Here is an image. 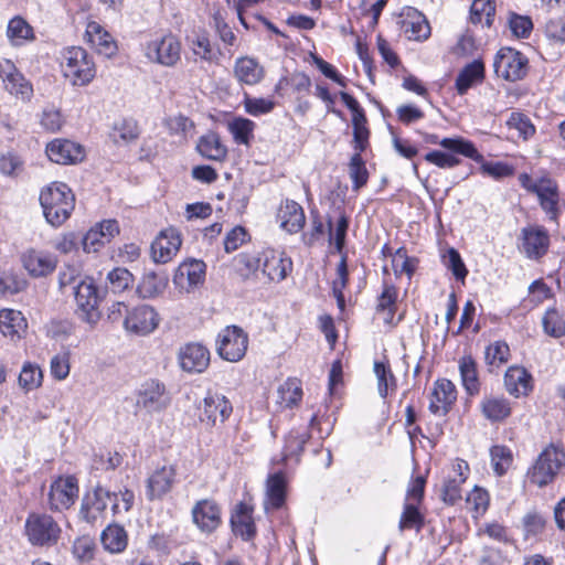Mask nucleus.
<instances>
[{"label":"nucleus","instance_id":"26","mask_svg":"<svg viewBox=\"0 0 565 565\" xmlns=\"http://www.w3.org/2000/svg\"><path fill=\"white\" fill-rule=\"evenodd\" d=\"M175 470L173 467L163 466L157 469L147 480V497L149 500L161 499L173 486Z\"/></svg>","mask_w":565,"mask_h":565},{"label":"nucleus","instance_id":"25","mask_svg":"<svg viewBox=\"0 0 565 565\" xmlns=\"http://www.w3.org/2000/svg\"><path fill=\"white\" fill-rule=\"evenodd\" d=\"M23 267L33 277H43L54 271L55 256L41 250L30 249L22 255Z\"/></svg>","mask_w":565,"mask_h":565},{"label":"nucleus","instance_id":"21","mask_svg":"<svg viewBox=\"0 0 565 565\" xmlns=\"http://www.w3.org/2000/svg\"><path fill=\"white\" fill-rule=\"evenodd\" d=\"M85 36L89 45L100 55L111 57L117 53V43L113 35L98 22L89 21Z\"/></svg>","mask_w":565,"mask_h":565},{"label":"nucleus","instance_id":"61","mask_svg":"<svg viewBox=\"0 0 565 565\" xmlns=\"http://www.w3.org/2000/svg\"><path fill=\"white\" fill-rule=\"evenodd\" d=\"M397 299V289L393 285H384L383 291L379 297L377 310L388 311L390 318H393L395 312V303Z\"/></svg>","mask_w":565,"mask_h":565},{"label":"nucleus","instance_id":"57","mask_svg":"<svg viewBox=\"0 0 565 565\" xmlns=\"http://www.w3.org/2000/svg\"><path fill=\"white\" fill-rule=\"evenodd\" d=\"M423 516L414 503H406L399 520V531L415 527L417 531L423 526Z\"/></svg>","mask_w":565,"mask_h":565},{"label":"nucleus","instance_id":"22","mask_svg":"<svg viewBox=\"0 0 565 565\" xmlns=\"http://www.w3.org/2000/svg\"><path fill=\"white\" fill-rule=\"evenodd\" d=\"M262 260V271L271 281L284 280L292 268L291 259L275 249H263Z\"/></svg>","mask_w":565,"mask_h":565},{"label":"nucleus","instance_id":"23","mask_svg":"<svg viewBox=\"0 0 565 565\" xmlns=\"http://www.w3.org/2000/svg\"><path fill=\"white\" fill-rule=\"evenodd\" d=\"M205 268L206 266L202 260H185L177 268L173 281L178 287L190 291L204 281Z\"/></svg>","mask_w":565,"mask_h":565},{"label":"nucleus","instance_id":"63","mask_svg":"<svg viewBox=\"0 0 565 565\" xmlns=\"http://www.w3.org/2000/svg\"><path fill=\"white\" fill-rule=\"evenodd\" d=\"M509 25L516 38H527L533 29L532 20L529 17L515 13L511 14Z\"/></svg>","mask_w":565,"mask_h":565},{"label":"nucleus","instance_id":"11","mask_svg":"<svg viewBox=\"0 0 565 565\" xmlns=\"http://www.w3.org/2000/svg\"><path fill=\"white\" fill-rule=\"evenodd\" d=\"M182 244L180 233L169 227L162 230L151 244L152 259L159 264H166L178 253Z\"/></svg>","mask_w":565,"mask_h":565},{"label":"nucleus","instance_id":"9","mask_svg":"<svg viewBox=\"0 0 565 565\" xmlns=\"http://www.w3.org/2000/svg\"><path fill=\"white\" fill-rule=\"evenodd\" d=\"M78 497L77 480L73 476L60 477L51 484L49 492L50 508L55 511H63L75 503Z\"/></svg>","mask_w":565,"mask_h":565},{"label":"nucleus","instance_id":"15","mask_svg":"<svg viewBox=\"0 0 565 565\" xmlns=\"http://www.w3.org/2000/svg\"><path fill=\"white\" fill-rule=\"evenodd\" d=\"M401 18V31L408 40L425 41L430 36V25L418 10L407 8L402 12Z\"/></svg>","mask_w":565,"mask_h":565},{"label":"nucleus","instance_id":"40","mask_svg":"<svg viewBox=\"0 0 565 565\" xmlns=\"http://www.w3.org/2000/svg\"><path fill=\"white\" fill-rule=\"evenodd\" d=\"M302 398V388L300 382L296 379H288L278 386L277 404L281 408H291Z\"/></svg>","mask_w":565,"mask_h":565},{"label":"nucleus","instance_id":"31","mask_svg":"<svg viewBox=\"0 0 565 565\" xmlns=\"http://www.w3.org/2000/svg\"><path fill=\"white\" fill-rule=\"evenodd\" d=\"M253 509L244 502H239L231 516V524L235 534L244 540H249L255 534Z\"/></svg>","mask_w":565,"mask_h":565},{"label":"nucleus","instance_id":"13","mask_svg":"<svg viewBox=\"0 0 565 565\" xmlns=\"http://www.w3.org/2000/svg\"><path fill=\"white\" fill-rule=\"evenodd\" d=\"M124 326L131 333L145 335L157 328L158 315L152 307L142 305L128 312Z\"/></svg>","mask_w":565,"mask_h":565},{"label":"nucleus","instance_id":"17","mask_svg":"<svg viewBox=\"0 0 565 565\" xmlns=\"http://www.w3.org/2000/svg\"><path fill=\"white\" fill-rule=\"evenodd\" d=\"M0 78L10 94L21 96L22 98L31 96L33 90L31 84L12 61L8 58L0 60Z\"/></svg>","mask_w":565,"mask_h":565},{"label":"nucleus","instance_id":"55","mask_svg":"<svg viewBox=\"0 0 565 565\" xmlns=\"http://www.w3.org/2000/svg\"><path fill=\"white\" fill-rule=\"evenodd\" d=\"M244 107L247 114L257 117L270 113L275 107V102L270 98H256L245 94Z\"/></svg>","mask_w":565,"mask_h":565},{"label":"nucleus","instance_id":"41","mask_svg":"<svg viewBox=\"0 0 565 565\" xmlns=\"http://www.w3.org/2000/svg\"><path fill=\"white\" fill-rule=\"evenodd\" d=\"M459 371L466 392L470 396L478 395L480 392V382L475 360L471 356L461 358L459 361Z\"/></svg>","mask_w":565,"mask_h":565},{"label":"nucleus","instance_id":"53","mask_svg":"<svg viewBox=\"0 0 565 565\" xmlns=\"http://www.w3.org/2000/svg\"><path fill=\"white\" fill-rule=\"evenodd\" d=\"M18 381L23 390H34L41 385L42 372L40 367L28 363L22 367Z\"/></svg>","mask_w":565,"mask_h":565},{"label":"nucleus","instance_id":"18","mask_svg":"<svg viewBox=\"0 0 565 565\" xmlns=\"http://www.w3.org/2000/svg\"><path fill=\"white\" fill-rule=\"evenodd\" d=\"M191 512L193 523L202 532L211 533L221 524V508L214 500L198 501Z\"/></svg>","mask_w":565,"mask_h":565},{"label":"nucleus","instance_id":"27","mask_svg":"<svg viewBox=\"0 0 565 565\" xmlns=\"http://www.w3.org/2000/svg\"><path fill=\"white\" fill-rule=\"evenodd\" d=\"M280 226L288 233H298L306 223L303 209L292 200H286L278 210Z\"/></svg>","mask_w":565,"mask_h":565},{"label":"nucleus","instance_id":"58","mask_svg":"<svg viewBox=\"0 0 565 565\" xmlns=\"http://www.w3.org/2000/svg\"><path fill=\"white\" fill-rule=\"evenodd\" d=\"M40 122L45 130L56 132L62 128L64 118L58 109L47 107L43 109Z\"/></svg>","mask_w":565,"mask_h":565},{"label":"nucleus","instance_id":"59","mask_svg":"<svg viewBox=\"0 0 565 565\" xmlns=\"http://www.w3.org/2000/svg\"><path fill=\"white\" fill-rule=\"evenodd\" d=\"M508 125L510 128L516 129L519 131V136L523 139H527L535 132V128L531 120L521 113H512L508 120Z\"/></svg>","mask_w":565,"mask_h":565},{"label":"nucleus","instance_id":"64","mask_svg":"<svg viewBox=\"0 0 565 565\" xmlns=\"http://www.w3.org/2000/svg\"><path fill=\"white\" fill-rule=\"evenodd\" d=\"M95 543L88 536H82L75 540L73 544V554L79 561H89L94 557Z\"/></svg>","mask_w":565,"mask_h":565},{"label":"nucleus","instance_id":"4","mask_svg":"<svg viewBox=\"0 0 565 565\" xmlns=\"http://www.w3.org/2000/svg\"><path fill=\"white\" fill-rule=\"evenodd\" d=\"M565 463V452L558 447L551 445L539 456L532 469L529 471L531 482L539 487L550 483Z\"/></svg>","mask_w":565,"mask_h":565},{"label":"nucleus","instance_id":"56","mask_svg":"<svg viewBox=\"0 0 565 565\" xmlns=\"http://www.w3.org/2000/svg\"><path fill=\"white\" fill-rule=\"evenodd\" d=\"M164 125L171 135L183 137H186L194 129V122L181 114L167 118Z\"/></svg>","mask_w":565,"mask_h":565},{"label":"nucleus","instance_id":"16","mask_svg":"<svg viewBox=\"0 0 565 565\" xmlns=\"http://www.w3.org/2000/svg\"><path fill=\"white\" fill-rule=\"evenodd\" d=\"M180 367L188 373H202L209 366L210 352L200 343H188L180 348Z\"/></svg>","mask_w":565,"mask_h":565},{"label":"nucleus","instance_id":"28","mask_svg":"<svg viewBox=\"0 0 565 565\" xmlns=\"http://www.w3.org/2000/svg\"><path fill=\"white\" fill-rule=\"evenodd\" d=\"M532 191L539 196L540 204L548 218L556 221L559 212L556 184L551 180H541L533 185Z\"/></svg>","mask_w":565,"mask_h":565},{"label":"nucleus","instance_id":"42","mask_svg":"<svg viewBox=\"0 0 565 565\" xmlns=\"http://www.w3.org/2000/svg\"><path fill=\"white\" fill-rule=\"evenodd\" d=\"M483 416L491 422H500L511 414L510 403L505 398L486 397L481 403Z\"/></svg>","mask_w":565,"mask_h":565},{"label":"nucleus","instance_id":"20","mask_svg":"<svg viewBox=\"0 0 565 565\" xmlns=\"http://www.w3.org/2000/svg\"><path fill=\"white\" fill-rule=\"evenodd\" d=\"M110 498V492L99 486L87 492L82 500L81 516L88 523L96 522L107 509Z\"/></svg>","mask_w":565,"mask_h":565},{"label":"nucleus","instance_id":"46","mask_svg":"<svg viewBox=\"0 0 565 565\" xmlns=\"http://www.w3.org/2000/svg\"><path fill=\"white\" fill-rule=\"evenodd\" d=\"M463 478H452L451 476H448L440 489V498L441 500L448 504L454 505L458 501L461 500V486L463 483Z\"/></svg>","mask_w":565,"mask_h":565},{"label":"nucleus","instance_id":"49","mask_svg":"<svg viewBox=\"0 0 565 565\" xmlns=\"http://www.w3.org/2000/svg\"><path fill=\"white\" fill-rule=\"evenodd\" d=\"M510 356L509 345L503 341H495L487 347L484 359L490 366H500L507 363Z\"/></svg>","mask_w":565,"mask_h":565},{"label":"nucleus","instance_id":"1","mask_svg":"<svg viewBox=\"0 0 565 565\" xmlns=\"http://www.w3.org/2000/svg\"><path fill=\"white\" fill-rule=\"evenodd\" d=\"M40 204L46 222L57 227L70 218L75 207V196L65 183L52 182L42 189Z\"/></svg>","mask_w":565,"mask_h":565},{"label":"nucleus","instance_id":"34","mask_svg":"<svg viewBox=\"0 0 565 565\" xmlns=\"http://www.w3.org/2000/svg\"><path fill=\"white\" fill-rule=\"evenodd\" d=\"M196 150L207 160L223 161L227 156V148L222 143L220 136L214 131L200 137Z\"/></svg>","mask_w":565,"mask_h":565},{"label":"nucleus","instance_id":"38","mask_svg":"<svg viewBox=\"0 0 565 565\" xmlns=\"http://www.w3.org/2000/svg\"><path fill=\"white\" fill-rule=\"evenodd\" d=\"M104 548L113 554L121 553L128 544V535L124 526L119 524L108 525L100 535Z\"/></svg>","mask_w":565,"mask_h":565},{"label":"nucleus","instance_id":"45","mask_svg":"<svg viewBox=\"0 0 565 565\" xmlns=\"http://www.w3.org/2000/svg\"><path fill=\"white\" fill-rule=\"evenodd\" d=\"M255 124L243 117L233 119L228 124V130L233 135L234 140L241 145H248Z\"/></svg>","mask_w":565,"mask_h":565},{"label":"nucleus","instance_id":"30","mask_svg":"<svg viewBox=\"0 0 565 565\" xmlns=\"http://www.w3.org/2000/svg\"><path fill=\"white\" fill-rule=\"evenodd\" d=\"M287 481L282 472L268 476L266 481V499L264 507L266 511L277 510L285 504Z\"/></svg>","mask_w":565,"mask_h":565},{"label":"nucleus","instance_id":"7","mask_svg":"<svg viewBox=\"0 0 565 565\" xmlns=\"http://www.w3.org/2000/svg\"><path fill=\"white\" fill-rule=\"evenodd\" d=\"M248 335L236 326L226 327L217 339L218 355L230 362L241 361L247 351Z\"/></svg>","mask_w":565,"mask_h":565},{"label":"nucleus","instance_id":"37","mask_svg":"<svg viewBox=\"0 0 565 565\" xmlns=\"http://www.w3.org/2000/svg\"><path fill=\"white\" fill-rule=\"evenodd\" d=\"M234 74L238 82L255 85L260 82L264 76L263 67L250 57H241L236 60Z\"/></svg>","mask_w":565,"mask_h":565},{"label":"nucleus","instance_id":"3","mask_svg":"<svg viewBox=\"0 0 565 565\" xmlns=\"http://www.w3.org/2000/svg\"><path fill=\"white\" fill-rule=\"evenodd\" d=\"M63 74L73 85L84 86L93 81L96 74L95 64L87 52L79 46H72L63 52L61 63Z\"/></svg>","mask_w":565,"mask_h":565},{"label":"nucleus","instance_id":"6","mask_svg":"<svg viewBox=\"0 0 565 565\" xmlns=\"http://www.w3.org/2000/svg\"><path fill=\"white\" fill-rule=\"evenodd\" d=\"M146 57L163 66H174L181 57V43L172 34L156 38L145 46Z\"/></svg>","mask_w":565,"mask_h":565},{"label":"nucleus","instance_id":"8","mask_svg":"<svg viewBox=\"0 0 565 565\" xmlns=\"http://www.w3.org/2000/svg\"><path fill=\"white\" fill-rule=\"evenodd\" d=\"M493 67L498 76L510 82H515L526 75L527 58L514 49L503 47L498 52Z\"/></svg>","mask_w":565,"mask_h":565},{"label":"nucleus","instance_id":"44","mask_svg":"<svg viewBox=\"0 0 565 565\" xmlns=\"http://www.w3.org/2000/svg\"><path fill=\"white\" fill-rule=\"evenodd\" d=\"M494 6L491 0H473L470 8V20L472 23H483L490 26L494 15Z\"/></svg>","mask_w":565,"mask_h":565},{"label":"nucleus","instance_id":"62","mask_svg":"<svg viewBox=\"0 0 565 565\" xmlns=\"http://www.w3.org/2000/svg\"><path fill=\"white\" fill-rule=\"evenodd\" d=\"M479 162L481 163V173L493 179H502L513 173L512 167L503 162H490L483 159Z\"/></svg>","mask_w":565,"mask_h":565},{"label":"nucleus","instance_id":"14","mask_svg":"<svg viewBox=\"0 0 565 565\" xmlns=\"http://www.w3.org/2000/svg\"><path fill=\"white\" fill-rule=\"evenodd\" d=\"M49 159L58 164H74L81 162L84 157V148L67 139H54L46 146Z\"/></svg>","mask_w":565,"mask_h":565},{"label":"nucleus","instance_id":"52","mask_svg":"<svg viewBox=\"0 0 565 565\" xmlns=\"http://www.w3.org/2000/svg\"><path fill=\"white\" fill-rule=\"evenodd\" d=\"M374 373L377 379L379 394L382 397H385L388 393V390L391 387L395 386V377H394L390 366L383 362L376 361L374 363Z\"/></svg>","mask_w":565,"mask_h":565},{"label":"nucleus","instance_id":"48","mask_svg":"<svg viewBox=\"0 0 565 565\" xmlns=\"http://www.w3.org/2000/svg\"><path fill=\"white\" fill-rule=\"evenodd\" d=\"M108 288L119 294L132 285V275L126 268L117 267L110 270L107 275Z\"/></svg>","mask_w":565,"mask_h":565},{"label":"nucleus","instance_id":"36","mask_svg":"<svg viewBox=\"0 0 565 565\" xmlns=\"http://www.w3.org/2000/svg\"><path fill=\"white\" fill-rule=\"evenodd\" d=\"M484 77V65L481 61H472L466 65L456 78V88L463 95L473 85L480 83Z\"/></svg>","mask_w":565,"mask_h":565},{"label":"nucleus","instance_id":"2","mask_svg":"<svg viewBox=\"0 0 565 565\" xmlns=\"http://www.w3.org/2000/svg\"><path fill=\"white\" fill-rule=\"evenodd\" d=\"M24 533L33 546L52 547L61 539L62 527L46 513H30L25 520Z\"/></svg>","mask_w":565,"mask_h":565},{"label":"nucleus","instance_id":"29","mask_svg":"<svg viewBox=\"0 0 565 565\" xmlns=\"http://www.w3.org/2000/svg\"><path fill=\"white\" fill-rule=\"evenodd\" d=\"M28 322L21 311L13 309L0 310V331L11 340H18L26 332Z\"/></svg>","mask_w":565,"mask_h":565},{"label":"nucleus","instance_id":"10","mask_svg":"<svg viewBox=\"0 0 565 565\" xmlns=\"http://www.w3.org/2000/svg\"><path fill=\"white\" fill-rule=\"evenodd\" d=\"M170 403L163 384L156 380L146 381L139 388L137 395V406L146 409L148 413L163 411Z\"/></svg>","mask_w":565,"mask_h":565},{"label":"nucleus","instance_id":"12","mask_svg":"<svg viewBox=\"0 0 565 565\" xmlns=\"http://www.w3.org/2000/svg\"><path fill=\"white\" fill-rule=\"evenodd\" d=\"M232 411V404L224 395L207 394L203 399L200 419L206 425L215 426L217 423H224Z\"/></svg>","mask_w":565,"mask_h":565},{"label":"nucleus","instance_id":"35","mask_svg":"<svg viewBox=\"0 0 565 565\" xmlns=\"http://www.w3.org/2000/svg\"><path fill=\"white\" fill-rule=\"evenodd\" d=\"M428 141L431 143H437L451 152L462 154L475 161H482V154L479 153L475 145L471 141L466 140L461 137L444 138L441 140H438V137L436 135H431Z\"/></svg>","mask_w":565,"mask_h":565},{"label":"nucleus","instance_id":"39","mask_svg":"<svg viewBox=\"0 0 565 565\" xmlns=\"http://www.w3.org/2000/svg\"><path fill=\"white\" fill-rule=\"evenodd\" d=\"M167 285L168 276L164 273L147 271L143 274L137 287V291L139 296L145 299L154 298L163 292Z\"/></svg>","mask_w":565,"mask_h":565},{"label":"nucleus","instance_id":"43","mask_svg":"<svg viewBox=\"0 0 565 565\" xmlns=\"http://www.w3.org/2000/svg\"><path fill=\"white\" fill-rule=\"evenodd\" d=\"M7 35L13 45H21L33 38V30L24 19L15 17L9 21Z\"/></svg>","mask_w":565,"mask_h":565},{"label":"nucleus","instance_id":"5","mask_svg":"<svg viewBox=\"0 0 565 565\" xmlns=\"http://www.w3.org/2000/svg\"><path fill=\"white\" fill-rule=\"evenodd\" d=\"M73 289L78 317L93 328L100 319L99 295L96 286L93 280H79Z\"/></svg>","mask_w":565,"mask_h":565},{"label":"nucleus","instance_id":"51","mask_svg":"<svg viewBox=\"0 0 565 565\" xmlns=\"http://www.w3.org/2000/svg\"><path fill=\"white\" fill-rule=\"evenodd\" d=\"M263 250L253 253H241L237 258L238 270L244 276H248L262 269Z\"/></svg>","mask_w":565,"mask_h":565},{"label":"nucleus","instance_id":"54","mask_svg":"<svg viewBox=\"0 0 565 565\" xmlns=\"http://www.w3.org/2000/svg\"><path fill=\"white\" fill-rule=\"evenodd\" d=\"M542 322L547 334L554 338L565 335V321L555 309L547 310Z\"/></svg>","mask_w":565,"mask_h":565},{"label":"nucleus","instance_id":"32","mask_svg":"<svg viewBox=\"0 0 565 565\" xmlns=\"http://www.w3.org/2000/svg\"><path fill=\"white\" fill-rule=\"evenodd\" d=\"M310 437L311 435L308 430H290L285 437L281 461L287 463L292 460L295 463H299L305 445L308 443Z\"/></svg>","mask_w":565,"mask_h":565},{"label":"nucleus","instance_id":"33","mask_svg":"<svg viewBox=\"0 0 565 565\" xmlns=\"http://www.w3.org/2000/svg\"><path fill=\"white\" fill-rule=\"evenodd\" d=\"M531 379V375L524 367L510 366L504 375V386L515 397L526 395L532 388Z\"/></svg>","mask_w":565,"mask_h":565},{"label":"nucleus","instance_id":"19","mask_svg":"<svg viewBox=\"0 0 565 565\" xmlns=\"http://www.w3.org/2000/svg\"><path fill=\"white\" fill-rule=\"evenodd\" d=\"M550 246L548 232L543 226H527L522 230V250L526 257L539 259Z\"/></svg>","mask_w":565,"mask_h":565},{"label":"nucleus","instance_id":"24","mask_svg":"<svg viewBox=\"0 0 565 565\" xmlns=\"http://www.w3.org/2000/svg\"><path fill=\"white\" fill-rule=\"evenodd\" d=\"M457 399L454 383L447 379L436 381L431 392L429 411L435 415H446Z\"/></svg>","mask_w":565,"mask_h":565},{"label":"nucleus","instance_id":"60","mask_svg":"<svg viewBox=\"0 0 565 565\" xmlns=\"http://www.w3.org/2000/svg\"><path fill=\"white\" fill-rule=\"evenodd\" d=\"M444 262L457 279L463 280L468 274L460 254L455 248H449L444 255Z\"/></svg>","mask_w":565,"mask_h":565},{"label":"nucleus","instance_id":"50","mask_svg":"<svg viewBox=\"0 0 565 565\" xmlns=\"http://www.w3.org/2000/svg\"><path fill=\"white\" fill-rule=\"evenodd\" d=\"M491 465L498 476L507 472L512 463V454L509 448L504 446H493L490 449Z\"/></svg>","mask_w":565,"mask_h":565},{"label":"nucleus","instance_id":"47","mask_svg":"<svg viewBox=\"0 0 565 565\" xmlns=\"http://www.w3.org/2000/svg\"><path fill=\"white\" fill-rule=\"evenodd\" d=\"M349 174L353 182V189L359 190L364 186L369 179V173L365 168V163L362 159V156L359 152H355L350 160L349 163Z\"/></svg>","mask_w":565,"mask_h":565}]
</instances>
